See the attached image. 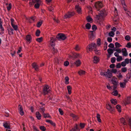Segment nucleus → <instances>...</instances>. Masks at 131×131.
<instances>
[{"label":"nucleus","instance_id":"60","mask_svg":"<svg viewBox=\"0 0 131 131\" xmlns=\"http://www.w3.org/2000/svg\"><path fill=\"white\" fill-rule=\"evenodd\" d=\"M59 111L61 115H63V112L62 110L60 108L59 109Z\"/></svg>","mask_w":131,"mask_h":131},{"label":"nucleus","instance_id":"29","mask_svg":"<svg viewBox=\"0 0 131 131\" xmlns=\"http://www.w3.org/2000/svg\"><path fill=\"white\" fill-rule=\"evenodd\" d=\"M120 121L121 123H122L124 125H125L126 123V120L123 118H122L120 119Z\"/></svg>","mask_w":131,"mask_h":131},{"label":"nucleus","instance_id":"40","mask_svg":"<svg viewBox=\"0 0 131 131\" xmlns=\"http://www.w3.org/2000/svg\"><path fill=\"white\" fill-rule=\"evenodd\" d=\"M36 40V41L40 43L43 40V38L42 37L38 38H37Z\"/></svg>","mask_w":131,"mask_h":131},{"label":"nucleus","instance_id":"47","mask_svg":"<svg viewBox=\"0 0 131 131\" xmlns=\"http://www.w3.org/2000/svg\"><path fill=\"white\" fill-rule=\"evenodd\" d=\"M113 50L117 52L118 53H120L121 52V50L120 48H117L116 49H114Z\"/></svg>","mask_w":131,"mask_h":131},{"label":"nucleus","instance_id":"20","mask_svg":"<svg viewBox=\"0 0 131 131\" xmlns=\"http://www.w3.org/2000/svg\"><path fill=\"white\" fill-rule=\"evenodd\" d=\"M117 79V78H112L111 79V81L113 84L114 85H117V82L116 81V80Z\"/></svg>","mask_w":131,"mask_h":131},{"label":"nucleus","instance_id":"3","mask_svg":"<svg viewBox=\"0 0 131 131\" xmlns=\"http://www.w3.org/2000/svg\"><path fill=\"white\" fill-rule=\"evenodd\" d=\"M51 88L50 86L47 85L46 84L43 86V88L42 93L44 95L49 93Z\"/></svg>","mask_w":131,"mask_h":131},{"label":"nucleus","instance_id":"43","mask_svg":"<svg viewBox=\"0 0 131 131\" xmlns=\"http://www.w3.org/2000/svg\"><path fill=\"white\" fill-rule=\"evenodd\" d=\"M40 129L42 131H45L46 130V128L44 126H41L39 127Z\"/></svg>","mask_w":131,"mask_h":131},{"label":"nucleus","instance_id":"4","mask_svg":"<svg viewBox=\"0 0 131 131\" xmlns=\"http://www.w3.org/2000/svg\"><path fill=\"white\" fill-rule=\"evenodd\" d=\"M75 13L74 12H68L64 15V18L67 19L70 18L74 16Z\"/></svg>","mask_w":131,"mask_h":131},{"label":"nucleus","instance_id":"28","mask_svg":"<svg viewBox=\"0 0 131 131\" xmlns=\"http://www.w3.org/2000/svg\"><path fill=\"white\" fill-rule=\"evenodd\" d=\"M130 99L129 97H127V100L126 101L125 103L124 104L126 106V105L130 103Z\"/></svg>","mask_w":131,"mask_h":131},{"label":"nucleus","instance_id":"50","mask_svg":"<svg viewBox=\"0 0 131 131\" xmlns=\"http://www.w3.org/2000/svg\"><path fill=\"white\" fill-rule=\"evenodd\" d=\"M117 70L116 69H113L111 71V72L114 73H116L117 72Z\"/></svg>","mask_w":131,"mask_h":131},{"label":"nucleus","instance_id":"2","mask_svg":"<svg viewBox=\"0 0 131 131\" xmlns=\"http://www.w3.org/2000/svg\"><path fill=\"white\" fill-rule=\"evenodd\" d=\"M96 45L94 43H92L89 44L86 48L87 52L89 53V51L92 52L93 49H96Z\"/></svg>","mask_w":131,"mask_h":131},{"label":"nucleus","instance_id":"32","mask_svg":"<svg viewBox=\"0 0 131 131\" xmlns=\"http://www.w3.org/2000/svg\"><path fill=\"white\" fill-rule=\"evenodd\" d=\"M43 23L42 20H40L37 23V27H39L41 25L42 23Z\"/></svg>","mask_w":131,"mask_h":131},{"label":"nucleus","instance_id":"21","mask_svg":"<svg viewBox=\"0 0 131 131\" xmlns=\"http://www.w3.org/2000/svg\"><path fill=\"white\" fill-rule=\"evenodd\" d=\"M67 89L69 94H70L71 93L72 87L70 85H68L67 87Z\"/></svg>","mask_w":131,"mask_h":131},{"label":"nucleus","instance_id":"30","mask_svg":"<svg viewBox=\"0 0 131 131\" xmlns=\"http://www.w3.org/2000/svg\"><path fill=\"white\" fill-rule=\"evenodd\" d=\"M3 126L6 128L8 129L10 128L9 124L7 122L4 123L3 124Z\"/></svg>","mask_w":131,"mask_h":131},{"label":"nucleus","instance_id":"56","mask_svg":"<svg viewBox=\"0 0 131 131\" xmlns=\"http://www.w3.org/2000/svg\"><path fill=\"white\" fill-rule=\"evenodd\" d=\"M69 62L68 61H65L64 63V65L65 66H67L69 64Z\"/></svg>","mask_w":131,"mask_h":131},{"label":"nucleus","instance_id":"48","mask_svg":"<svg viewBox=\"0 0 131 131\" xmlns=\"http://www.w3.org/2000/svg\"><path fill=\"white\" fill-rule=\"evenodd\" d=\"M115 45L116 48H119L121 46L120 43L118 42H116L115 43Z\"/></svg>","mask_w":131,"mask_h":131},{"label":"nucleus","instance_id":"37","mask_svg":"<svg viewBox=\"0 0 131 131\" xmlns=\"http://www.w3.org/2000/svg\"><path fill=\"white\" fill-rule=\"evenodd\" d=\"M95 49L94 50V51L95 52V53L97 54H98V55H100V51L99 50H97V49H96H96L94 48Z\"/></svg>","mask_w":131,"mask_h":131},{"label":"nucleus","instance_id":"31","mask_svg":"<svg viewBox=\"0 0 131 131\" xmlns=\"http://www.w3.org/2000/svg\"><path fill=\"white\" fill-rule=\"evenodd\" d=\"M111 102L112 104H113L114 105H115L116 104L117 102V101L116 100V99H112L111 100Z\"/></svg>","mask_w":131,"mask_h":131},{"label":"nucleus","instance_id":"27","mask_svg":"<svg viewBox=\"0 0 131 131\" xmlns=\"http://www.w3.org/2000/svg\"><path fill=\"white\" fill-rule=\"evenodd\" d=\"M116 109L117 110V111L119 112H121V107L120 105H116Z\"/></svg>","mask_w":131,"mask_h":131},{"label":"nucleus","instance_id":"16","mask_svg":"<svg viewBox=\"0 0 131 131\" xmlns=\"http://www.w3.org/2000/svg\"><path fill=\"white\" fill-rule=\"evenodd\" d=\"M26 39L29 43H30L31 42L32 39L31 36L29 35H27L26 37Z\"/></svg>","mask_w":131,"mask_h":131},{"label":"nucleus","instance_id":"22","mask_svg":"<svg viewBox=\"0 0 131 131\" xmlns=\"http://www.w3.org/2000/svg\"><path fill=\"white\" fill-rule=\"evenodd\" d=\"M36 117L38 120H40L41 118V115L39 112H37L36 113Z\"/></svg>","mask_w":131,"mask_h":131},{"label":"nucleus","instance_id":"39","mask_svg":"<svg viewBox=\"0 0 131 131\" xmlns=\"http://www.w3.org/2000/svg\"><path fill=\"white\" fill-rule=\"evenodd\" d=\"M112 94L116 96L118 94V92L117 90H115V91H114L112 92Z\"/></svg>","mask_w":131,"mask_h":131},{"label":"nucleus","instance_id":"13","mask_svg":"<svg viewBox=\"0 0 131 131\" xmlns=\"http://www.w3.org/2000/svg\"><path fill=\"white\" fill-rule=\"evenodd\" d=\"M75 9L77 12L79 14H82L81 9L80 7L78 5H76L75 7Z\"/></svg>","mask_w":131,"mask_h":131},{"label":"nucleus","instance_id":"59","mask_svg":"<svg viewBox=\"0 0 131 131\" xmlns=\"http://www.w3.org/2000/svg\"><path fill=\"white\" fill-rule=\"evenodd\" d=\"M115 57H113L111 59V61L112 63H114L115 62Z\"/></svg>","mask_w":131,"mask_h":131},{"label":"nucleus","instance_id":"17","mask_svg":"<svg viewBox=\"0 0 131 131\" xmlns=\"http://www.w3.org/2000/svg\"><path fill=\"white\" fill-rule=\"evenodd\" d=\"M127 81L126 80H124V82H121L119 83V85L121 87L123 88H124L125 87L126 83Z\"/></svg>","mask_w":131,"mask_h":131},{"label":"nucleus","instance_id":"51","mask_svg":"<svg viewBox=\"0 0 131 131\" xmlns=\"http://www.w3.org/2000/svg\"><path fill=\"white\" fill-rule=\"evenodd\" d=\"M7 8L8 11L9 10L12 8L11 4L10 3L9 4L8 6H7Z\"/></svg>","mask_w":131,"mask_h":131},{"label":"nucleus","instance_id":"46","mask_svg":"<svg viewBox=\"0 0 131 131\" xmlns=\"http://www.w3.org/2000/svg\"><path fill=\"white\" fill-rule=\"evenodd\" d=\"M74 56L75 58H81V56L79 53L76 54L74 55Z\"/></svg>","mask_w":131,"mask_h":131},{"label":"nucleus","instance_id":"24","mask_svg":"<svg viewBox=\"0 0 131 131\" xmlns=\"http://www.w3.org/2000/svg\"><path fill=\"white\" fill-rule=\"evenodd\" d=\"M69 78L68 76L66 77L65 78V83L66 84H69Z\"/></svg>","mask_w":131,"mask_h":131},{"label":"nucleus","instance_id":"12","mask_svg":"<svg viewBox=\"0 0 131 131\" xmlns=\"http://www.w3.org/2000/svg\"><path fill=\"white\" fill-rule=\"evenodd\" d=\"M70 115L72 117L74 121H77L79 118L78 115H76L73 113H71Z\"/></svg>","mask_w":131,"mask_h":131},{"label":"nucleus","instance_id":"49","mask_svg":"<svg viewBox=\"0 0 131 131\" xmlns=\"http://www.w3.org/2000/svg\"><path fill=\"white\" fill-rule=\"evenodd\" d=\"M52 47V51L54 53H57L58 51L57 50L54 48L53 46V47Z\"/></svg>","mask_w":131,"mask_h":131},{"label":"nucleus","instance_id":"19","mask_svg":"<svg viewBox=\"0 0 131 131\" xmlns=\"http://www.w3.org/2000/svg\"><path fill=\"white\" fill-rule=\"evenodd\" d=\"M81 62L80 60L79 59L77 60L74 62V64L76 67L80 66L81 64Z\"/></svg>","mask_w":131,"mask_h":131},{"label":"nucleus","instance_id":"35","mask_svg":"<svg viewBox=\"0 0 131 131\" xmlns=\"http://www.w3.org/2000/svg\"><path fill=\"white\" fill-rule=\"evenodd\" d=\"M85 27L87 29H90L91 27V25L89 23H87L85 25Z\"/></svg>","mask_w":131,"mask_h":131},{"label":"nucleus","instance_id":"64","mask_svg":"<svg viewBox=\"0 0 131 131\" xmlns=\"http://www.w3.org/2000/svg\"><path fill=\"white\" fill-rule=\"evenodd\" d=\"M126 47L129 48H130L131 47V43L130 42L128 43L126 46Z\"/></svg>","mask_w":131,"mask_h":131},{"label":"nucleus","instance_id":"58","mask_svg":"<svg viewBox=\"0 0 131 131\" xmlns=\"http://www.w3.org/2000/svg\"><path fill=\"white\" fill-rule=\"evenodd\" d=\"M34 6L36 8H38L40 6V4L38 3H37L35 4Z\"/></svg>","mask_w":131,"mask_h":131},{"label":"nucleus","instance_id":"5","mask_svg":"<svg viewBox=\"0 0 131 131\" xmlns=\"http://www.w3.org/2000/svg\"><path fill=\"white\" fill-rule=\"evenodd\" d=\"M56 38L59 40H64L67 38V37L63 34L59 33L56 36Z\"/></svg>","mask_w":131,"mask_h":131},{"label":"nucleus","instance_id":"63","mask_svg":"<svg viewBox=\"0 0 131 131\" xmlns=\"http://www.w3.org/2000/svg\"><path fill=\"white\" fill-rule=\"evenodd\" d=\"M128 122L129 125L130 126L131 128V117L129 118Z\"/></svg>","mask_w":131,"mask_h":131},{"label":"nucleus","instance_id":"14","mask_svg":"<svg viewBox=\"0 0 131 131\" xmlns=\"http://www.w3.org/2000/svg\"><path fill=\"white\" fill-rule=\"evenodd\" d=\"M100 59L99 57L96 56H95L93 57V62L94 63L97 64L98 63Z\"/></svg>","mask_w":131,"mask_h":131},{"label":"nucleus","instance_id":"34","mask_svg":"<svg viewBox=\"0 0 131 131\" xmlns=\"http://www.w3.org/2000/svg\"><path fill=\"white\" fill-rule=\"evenodd\" d=\"M43 117L45 118L47 117L51 118V116L48 113L45 114L44 113L43 114Z\"/></svg>","mask_w":131,"mask_h":131},{"label":"nucleus","instance_id":"23","mask_svg":"<svg viewBox=\"0 0 131 131\" xmlns=\"http://www.w3.org/2000/svg\"><path fill=\"white\" fill-rule=\"evenodd\" d=\"M86 19L88 22L92 23L93 21L92 19L89 16L86 17Z\"/></svg>","mask_w":131,"mask_h":131},{"label":"nucleus","instance_id":"10","mask_svg":"<svg viewBox=\"0 0 131 131\" xmlns=\"http://www.w3.org/2000/svg\"><path fill=\"white\" fill-rule=\"evenodd\" d=\"M95 7L96 8H101L103 7V4L101 2H98L95 3Z\"/></svg>","mask_w":131,"mask_h":131},{"label":"nucleus","instance_id":"33","mask_svg":"<svg viewBox=\"0 0 131 131\" xmlns=\"http://www.w3.org/2000/svg\"><path fill=\"white\" fill-rule=\"evenodd\" d=\"M74 49L76 51H79L80 50V48L79 45H77L74 48Z\"/></svg>","mask_w":131,"mask_h":131},{"label":"nucleus","instance_id":"41","mask_svg":"<svg viewBox=\"0 0 131 131\" xmlns=\"http://www.w3.org/2000/svg\"><path fill=\"white\" fill-rule=\"evenodd\" d=\"M40 31L38 29L37 30L36 32V35L37 37H38L39 36L40 34Z\"/></svg>","mask_w":131,"mask_h":131},{"label":"nucleus","instance_id":"15","mask_svg":"<svg viewBox=\"0 0 131 131\" xmlns=\"http://www.w3.org/2000/svg\"><path fill=\"white\" fill-rule=\"evenodd\" d=\"M19 113L20 115L22 116L24 115V113L23 110V108H22V106L21 105H19Z\"/></svg>","mask_w":131,"mask_h":131},{"label":"nucleus","instance_id":"38","mask_svg":"<svg viewBox=\"0 0 131 131\" xmlns=\"http://www.w3.org/2000/svg\"><path fill=\"white\" fill-rule=\"evenodd\" d=\"M8 33L10 35H13V29L12 28H10L9 29H8Z\"/></svg>","mask_w":131,"mask_h":131},{"label":"nucleus","instance_id":"45","mask_svg":"<svg viewBox=\"0 0 131 131\" xmlns=\"http://www.w3.org/2000/svg\"><path fill=\"white\" fill-rule=\"evenodd\" d=\"M12 26L15 30H17L18 26L17 25H15L14 24L13 25H12Z\"/></svg>","mask_w":131,"mask_h":131},{"label":"nucleus","instance_id":"44","mask_svg":"<svg viewBox=\"0 0 131 131\" xmlns=\"http://www.w3.org/2000/svg\"><path fill=\"white\" fill-rule=\"evenodd\" d=\"M122 60V57L121 56H119L117 57L116 60L117 61L119 62Z\"/></svg>","mask_w":131,"mask_h":131},{"label":"nucleus","instance_id":"26","mask_svg":"<svg viewBox=\"0 0 131 131\" xmlns=\"http://www.w3.org/2000/svg\"><path fill=\"white\" fill-rule=\"evenodd\" d=\"M79 74L80 75H84L85 74V72L82 70H81L78 72Z\"/></svg>","mask_w":131,"mask_h":131},{"label":"nucleus","instance_id":"57","mask_svg":"<svg viewBox=\"0 0 131 131\" xmlns=\"http://www.w3.org/2000/svg\"><path fill=\"white\" fill-rule=\"evenodd\" d=\"M97 44L99 46H100L101 45V40L100 38H98L97 39Z\"/></svg>","mask_w":131,"mask_h":131},{"label":"nucleus","instance_id":"25","mask_svg":"<svg viewBox=\"0 0 131 131\" xmlns=\"http://www.w3.org/2000/svg\"><path fill=\"white\" fill-rule=\"evenodd\" d=\"M96 117L98 122L101 123V120L100 118V115L99 114L97 113V114Z\"/></svg>","mask_w":131,"mask_h":131},{"label":"nucleus","instance_id":"11","mask_svg":"<svg viewBox=\"0 0 131 131\" xmlns=\"http://www.w3.org/2000/svg\"><path fill=\"white\" fill-rule=\"evenodd\" d=\"M56 40V39L55 38H54L53 37L50 38V44L52 47H53V46H55V44L54 42Z\"/></svg>","mask_w":131,"mask_h":131},{"label":"nucleus","instance_id":"36","mask_svg":"<svg viewBox=\"0 0 131 131\" xmlns=\"http://www.w3.org/2000/svg\"><path fill=\"white\" fill-rule=\"evenodd\" d=\"M107 51L109 54H112L113 53V50L110 48H109L107 49Z\"/></svg>","mask_w":131,"mask_h":131},{"label":"nucleus","instance_id":"42","mask_svg":"<svg viewBox=\"0 0 131 131\" xmlns=\"http://www.w3.org/2000/svg\"><path fill=\"white\" fill-rule=\"evenodd\" d=\"M115 34L113 31H111L108 33V35L109 36L113 37L114 35Z\"/></svg>","mask_w":131,"mask_h":131},{"label":"nucleus","instance_id":"54","mask_svg":"<svg viewBox=\"0 0 131 131\" xmlns=\"http://www.w3.org/2000/svg\"><path fill=\"white\" fill-rule=\"evenodd\" d=\"M72 129L74 131H76V129H79V128H78V125L77 124H75V126Z\"/></svg>","mask_w":131,"mask_h":131},{"label":"nucleus","instance_id":"55","mask_svg":"<svg viewBox=\"0 0 131 131\" xmlns=\"http://www.w3.org/2000/svg\"><path fill=\"white\" fill-rule=\"evenodd\" d=\"M125 38L126 40L129 41L130 39V37L129 35H127L125 37Z\"/></svg>","mask_w":131,"mask_h":131},{"label":"nucleus","instance_id":"62","mask_svg":"<svg viewBox=\"0 0 131 131\" xmlns=\"http://www.w3.org/2000/svg\"><path fill=\"white\" fill-rule=\"evenodd\" d=\"M33 130L34 131H39V130L37 128V127L34 125H33Z\"/></svg>","mask_w":131,"mask_h":131},{"label":"nucleus","instance_id":"6","mask_svg":"<svg viewBox=\"0 0 131 131\" xmlns=\"http://www.w3.org/2000/svg\"><path fill=\"white\" fill-rule=\"evenodd\" d=\"M106 108L107 109L110 111V113H112L114 112V108L111 106L109 104H106Z\"/></svg>","mask_w":131,"mask_h":131},{"label":"nucleus","instance_id":"18","mask_svg":"<svg viewBox=\"0 0 131 131\" xmlns=\"http://www.w3.org/2000/svg\"><path fill=\"white\" fill-rule=\"evenodd\" d=\"M122 52L123 53L122 54L123 56H126L128 55L127 51L126 48H124L122 49Z\"/></svg>","mask_w":131,"mask_h":131},{"label":"nucleus","instance_id":"53","mask_svg":"<svg viewBox=\"0 0 131 131\" xmlns=\"http://www.w3.org/2000/svg\"><path fill=\"white\" fill-rule=\"evenodd\" d=\"M121 70L122 72H125L127 71V69L126 67H124L122 68Z\"/></svg>","mask_w":131,"mask_h":131},{"label":"nucleus","instance_id":"9","mask_svg":"<svg viewBox=\"0 0 131 131\" xmlns=\"http://www.w3.org/2000/svg\"><path fill=\"white\" fill-rule=\"evenodd\" d=\"M91 34L89 35V39L91 40H93L95 38V32L94 31H90Z\"/></svg>","mask_w":131,"mask_h":131},{"label":"nucleus","instance_id":"7","mask_svg":"<svg viewBox=\"0 0 131 131\" xmlns=\"http://www.w3.org/2000/svg\"><path fill=\"white\" fill-rule=\"evenodd\" d=\"M31 66L32 68L34 69L36 71H38L39 68L37 63L36 62H33L31 64Z\"/></svg>","mask_w":131,"mask_h":131},{"label":"nucleus","instance_id":"8","mask_svg":"<svg viewBox=\"0 0 131 131\" xmlns=\"http://www.w3.org/2000/svg\"><path fill=\"white\" fill-rule=\"evenodd\" d=\"M105 77L108 78H110L112 76V73L111 72V71L108 69L106 72H105Z\"/></svg>","mask_w":131,"mask_h":131},{"label":"nucleus","instance_id":"1","mask_svg":"<svg viewBox=\"0 0 131 131\" xmlns=\"http://www.w3.org/2000/svg\"><path fill=\"white\" fill-rule=\"evenodd\" d=\"M107 15V13L104 9H103L100 11V13L98 15H96V18L99 20L101 18H103L105 17Z\"/></svg>","mask_w":131,"mask_h":131},{"label":"nucleus","instance_id":"61","mask_svg":"<svg viewBox=\"0 0 131 131\" xmlns=\"http://www.w3.org/2000/svg\"><path fill=\"white\" fill-rule=\"evenodd\" d=\"M92 29L94 31L96 30L97 29L96 26L94 25H93L92 26Z\"/></svg>","mask_w":131,"mask_h":131},{"label":"nucleus","instance_id":"52","mask_svg":"<svg viewBox=\"0 0 131 131\" xmlns=\"http://www.w3.org/2000/svg\"><path fill=\"white\" fill-rule=\"evenodd\" d=\"M39 109L41 110L40 112H41L42 114V115L44 114V111H45V109L44 108H40Z\"/></svg>","mask_w":131,"mask_h":131}]
</instances>
